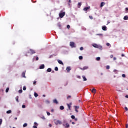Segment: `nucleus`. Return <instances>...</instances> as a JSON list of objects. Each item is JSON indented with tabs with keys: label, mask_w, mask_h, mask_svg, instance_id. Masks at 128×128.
<instances>
[{
	"label": "nucleus",
	"mask_w": 128,
	"mask_h": 128,
	"mask_svg": "<svg viewBox=\"0 0 128 128\" xmlns=\"http://www.w3.org/2000/svg\"><path fill=\"white\" fill-rule=\"evenodd\" d=\"M63 126H64L65 128H70V124L68 123H67L66 121L64 122Z\"/></svg>",
	"instance_id": "f257e3e1"
},
{
	"label": "nucleus",
	"mask_w": 128,
	"mask_h": 128,
	"mask_svg": "<svg viewBox=\"0 0 128 128\" xmlns=\"http://www.w3.org/2000/svg\"><path fill=\"white\" fill-rule=\"evenodd\" d=\"M54 120V124H56V126H58V124H62V122L60 120Z\"/></svg>",
	"instance_id": "f03ea898"
},
{
	"label": "nucleus",
	"mask_w": 128,
	"mask_h": 128,
	"mask_svg": "<svg viewBox=\"0 0 128 128\" xmlns=\"http://www.w3.org/2000/svg\"><path fill=\"white\" fill-rule=\"evenodd\" d=\"M64 16H66L65 12H61L59 14V16L60 18H62Z\"/></svg>",
	"instance_id": "7ed1b4c3"
},
{
	"label": "nucleus",
	"mask_w": 128,
	"mask_h": 128,
	"mask_svg": "<svg viewBox=\"0 0 128 128\" xmlns=\"http://www.w3.org/2000/svg\"><path fill=\"white\" fill-rule=\"evenodd\" d=\"M70 46H71V48H76V44L74 42H70Z\"/></svg>",
	"instance_id": "20e7f679"
},
{
	"label": "nucleus",
	"mask_w": 128,
	"mask_h": 128,
	"mask_svg": "<svg viewBox=\"0 0 128 128\" xmlns=\"http://www.w3.org/2000/svg\"><path fill=\"white\" fill-rule=\"evenodd\" d=\"M80 70H88V66H84L83 68H80Z\"/></svg>",
	"instance_id": "39448f33"
},
{
	"label": "nucleus",
	"mask_w": 128,
	"mask_h": 128,
	"mask_svg": "<svg viewBox=\"0 0 128 128\" xmlns=\"http://www.w3.org/2000/svg\"><path fill=\"white\" fill-rule=\"evenodd\" d=\"M30 54H36V51H34V50H30Z\"/></svg>",
	"instance_id": "423d86ee"
},
{
	"label": "nucleus",
	"mask_w": 128,
	"mask_h": 128,
	"mask_svg": "<svg viewBox=\"0 0 128 128\" xmlns=\"http://www.w3.org/2000/svg\"><path fill=\"white\" fill-rule=\"evenodd\" d=\"M72 103L70 104H67V106H68V108L70 110H72V109H71L70 108H72Z\"/></svg>",
	"instance_id": "0eeeda50"
},
{
	"label": "nucleus",
	"mask_w": 128,
	"mask_h": 128,
	"mask_svg": "<svg viewBox=\"0 0 128 128\" xmlns=\"http://www.w3.org/2000/svg\"><path fill=\"white\" fill-rule=\"evenodd\" d=\"M102 30H103L104 31H106L108 30V28H106V26H104L102 28Z\"/></svg>",
	"instance_id": "6e6552de"
},
{
	"label": "nucleus",
	"mask_w": 128,
	"mask_h": 128,
	"mask_svg": "<svg viewBox=\"0 0 128 128\" xmlns=\"http://www.w3.org/2000/svg\"><path fill=\"white\" fill-rule=\"evenodd\" d=\"M90 7L85 8L84 9V12H88V10H90Z\"/></svg>",
	"instance_id": "1a4fd4ad"
},
{
	"label": "nucleus",
	"mask_w": 128,
	"mask_h": 128,
	"mask_svg": "<svg viewBox=\"0 0 128 128\" xmlns=\"http://www.w3.org/2000/svg\"><path fill=\"white\" fill-rule=\"evenodd\" d=\"M45 68L44 64H42V66H40V70H44Z\"/></svg>",
	"instance_id": "9d476101"
},
{
	"label": "nucleus",
	"mask_w": 128,
	"mask_h": 128,
	"mask_svg": "<svg viewBox=\"0 0 128 128\" xmlns=\"http://www.w3.org/2000/svg\"><path fill=\"white\" fill-rule=\"evenodd\" d=\"M26 72L25 71V72H23L22 74V78H26Z\"/></svg>",
	"instance_id": "9b49d317"
},
{
	"label": "nucleus",
	"mask_w": 128,
	"mask_h": 128,
	"mask_svg": "<svg viewBox=\"0 0 128 128\" xmlns=\"http://www.w3.org/2000/svg\"><path fill=\"white\" fill-rule=\"evenodd\" d=\"M66 70L68 72H70L72 70V68H70V67H68L66 68Z\"/></svg>",
	"instance_id": "f8f14e48"
},
{
	"label": "nucleus",
	"mask_w": 128,
	"mask_h": 128,
	"mask_svg": "<svg viewBox=\"0 0 128 128\" xmlns=\"http://www.w3.org/2000/svg\"><path fill=\"white\" fill-rule=\"evenodd\" d=\"M58 64H62V66H64V62H62V61L60 60H58Z\"/></svg>",
	"instance_id": "ddd939ff"
},
{
	"label": "nucleus",
	"mask_w": 128,
	"mask_h": 128,
	"mask_svg": "<svg viewBox=\"0 0 128 128\" xmlns=\"http://www.w3.org/2000/svg\"><path fill=\"white\" fill-rule=\"evenodd\" d=\"M104 6H106V3L102 2L101 3L100 8H103Z\"/></svg>",
	"instance_id": "4468645a"
},
{
	"label": "nucleus",
	"mask_w": 128,
	"mask_h": 128,
	"mask_svg": "<svg viewBox=\"0 0 128 128\" xmlns=\"http://www.w3.org/2000/svg\"><path fill=\"white\" fill-rule=\"evenodd\" d=\"M53 102L54 104H58V100H54Z\"/></svg>",
	"instance_id": "2eb2a0df"
},
{
	"label": "nucleus",
	"mask_w": 128,
	"mask_h": 128,
	"mask_svg": "<svg viewBox=\"0 0 128 128\" xmlns=\"http://www.w3.org/2000/svg\"><path fill=\"white\" fill-rule=\"evenodd\" d=\"M92 92L93 94H96V90L94 88L93 90H92Z\"/></svg>",
	"instance_id": "dca6fc26"
},
{
	"label": "nucleus",
	"mask_w": 128,
	"mask_h": 128,
	"mask_svg": "<svg viewBox=\"0 0 128 128\" xmlns=\"http://www.w3.org/2000/svg\"><path fill=\"white\" fill-rule=\"evenodd\" d=\"M93 46H94V48H98V44H94L93 45Z\"/></svg>",
	"instance_id": "f3484780"
},
{
	"label": "nucleus",
	"mask_w": 128,
	"mask_h": 128,
	"mask_svg": "<svg viewBox=\"0 0 128 128\" xmlns=\"http://www.w3.org/2000/svg\"><path fill=\"white\" fill-rule=\"evenodd\" d=\"M82 78L84 82H86V80H88V79H86V78L85 76H83Z\"/></svg>",
	"instance_id": "a211bd4d"
},
{
	"label": "nucleus",
	"mask_w": 128,
	"mask_h": 128,
	"mask_svg": "<svg viewBox=\"0 0 128 128\" xmlns=\"http://www.w3.org/2000/svg\"><path fill=\"white\" fill-rule=\"evenodd\" d=\"M48 72H52V68H48L47 70Z\"/></svg>",
	"instance_id": "6ab92c4d"
},
{
	"label": "nucleus",
	"mask_w": 128,
	"mask_h": 128,
	"mask_svg": "<svg viewBox=\"0 0 128 128\" xmlns=\"http://www.w3.org/2000/svg\"><path fill=\"white\" fill-rule=\"evenodd\" d=\"M60 110H64V106H60Z\"/></svg>",
	"instance_id": "aec40b11"
},
{
	"label": "nucleus",
	"mask_w": 128,
	"mask_h": 128,
	"mask_svg": "<svg viewBox=\"0 0 128 128\" xmlns=\"http://www.w3.org/2000/svg\"><path fill=\"white\" fill-rule=\"evenodd\" d=\"M6 114H12V110L7 111Z\"/></svg>",
	"instance_id": "412c9836"
},
{
	"label": "nucleus",
	"mask_w": 128,
	"mask_h": 128,
	"mask_svg": "<svg viewBox=\"0 0 128 128\" xmlns=\"http://www.w3.org/2000/svg\"><path fill=\"white\" fill-rule=\"evenodd\" d=\"M80 6H82V3H78V8H80Z\"/></svg>",
	"instance_id": "4be33fe9"
},
{
	"label": "nucleus",
	"mask_w": 128,
	"mask_h": 128,
	"mask_svg": "<svg viewBox=\"0 0 128 128\" xmlns=\"http://www.w3.org/2000/svg\"><path fill=\"white\" fill-rule=\"evenodd\" d=\"M99 48V50H102V46H98V48Z\"/></svg>",
	"instance_id": "5701e85b"
},
{
	"label": "nucleus",
	"mask_w": 128,
	"mask_h": 128,
	"mask_svg": "<svg viewBox=\"0 0 128 128\" xmlns=\"http://www.w3.org/2000/svg\"><path fill=\"white\" fill-rule=\"evenodd\" d=\"M124 20H128V16H125L124 17Z\"/></svg>",
	"instance_id": "b1692460"
},
{
	"label": "nucleus",
	"mask_w": 128,
	"mask_h": 128,
	"mask_svg": "<svg viewBox=\"0 0 128 128\" xmlns=\"http://www.w3.org/2000/svg\"><path fill=\"white\" fill-rule=\"evenodd\" d=\"M2 124V119H0V126Z\"/></svg>",
	"instance_id": "393cba45"
},
{
	"label": "nucleus",
	"mask_w": 128,
	"mask_h": 128,
	"mask_svg": "<svg viewBox=\"0 0 128 128\" xmlns=\"http://www.w3.org/2000/svg\"><path fill=\"white\" fill-rule=\"evenodd\" d=\"M79 59L80 60H84V57H82V56H80L79 57Z\"/></svg>",
	"instance_id": "a878e982"
},
{
	"label": "nucleus",
	"mask_w": 128,
	"mask_h": 128,
	"mask_svg": "<svg viewBox=\"0 0 128 128\" xmlns=\"http://www.w3.org/2000/svg\"><path fill=\"white\" fill-rule=\"evenodd\" d=\"M71 118H72V120H76V116H72Z\"/></svg>",
	"instance_id": "bb28decb"
},
{
	"label": "nucleus",
	"mask_w": 128,
	"mask_h": 128,
	"mask_svg": "<svg viewBox=\"0 0 128 128\" xmlns=\"http://www.w3.org/2000/svg\"><path fill=\"white\" fill-rule=\"evenodd\" d=\"M16 98V102H20V101L18 100V96H17V98Z\"/></svg>",
	"instance_id": "cd10ccee"
},
{
	"label": "nucleus",
	"mask_w": 128,
	"mask_h": 128,
	"mask_svg": "<svg viewBox=\"0 0 128 128\" xmlns=\"http://www.w3.org/2000/svg\"><path fill=\"white\" fill-rule=\"evenodd\" d=\"M34 96L35 98H38V94L36 93H34Z\"/></svg>",
	"instance_id": "c85d7f7f"
},
{
	"label": "nucleus",
	"mask_w": 128,
	"mask_h": 128,
	"mask_svg": "<svg viewBox=\"0 0 128 128\" xmlns=\"http://www.w3.org/2000/svg\"><path fill=\"white\" fill-rule=\"evenodd\" d=\"M24 128H26L28 126V124H24L23 126Z\"/></svg>",
	"instance_id": "c756f323"
},
{
	"label": "nucleus",
	"mask_w": 128,
	"mask_h": 128,
	"mask_svg": "<svg viewBox=\"0 0 128 128\" xmlns=\"http://www.w3.org/2000/svg\"><path fill=\"white\" fill-rule=\"evenodd\" d=\"M34 58H36V60L37 61L40 60V58L38 57V56H35Z\"/></svg>",
	"instance_id": "7c9ffc66"
},
{
	"label": "nucleus",
	"mask_w": 128,
	"mask_h": 128,
	"mask_svg": "<svg viewBox=\"0 0 128 128\" xmlns=\"http://www.w3.org/2000/svg\"><path fill=\"white\" fill-rule=\"evenodd\" d=\"M96 60H98V62H100V57L97 58Z\"/></svg>",
	"instance_id": "2f4dec72"
},
{
	"label": "nucleus",
	"mask_w": 128,
	"mask_h": 128,
	"mask_svg": "<svg viewBox=\"0 0 128 128\" xmlns=\"http://www.w3.org/2000/svg\"><path fill=\"white\" fill-rule=\"evenodd\" d=\"M55 70H56V72H58V68L56 67V68H55Z\"/></svg>",
	"instance_id": "473e14b6"
},
{
	"label": "nucleus",
	"mask_w": 128,
	"mask_h": 128,
	"mask_svg": "<svg viewBox=\"0 0 128 128\" xmlns=\"http://www.w3.org/2000/svg\"><path fill=\"white\" fill-rule=\"evenodd\" d=\"M10 91V88H7L6 90V92H8Z\"/></svg>",
	"instance_id": "72a5a7b5"
},
{
	"label": "nucleus",
	"mask_w": 128,
	"mask_h": 128,
	"mask_svg": "<svg viewBox=\"0 0 128 128\" xmlns=\"http://www.w3.org/2000/svg\"><path fill=\"white\" fill-rule=\"evenodd\" d=\"M23 90H26V86H24V88H23Z\"/></svg>",
	"instance_id": "f704fd0d"
},
{
	"label": "nucleus",
	"mask_w": 128,
	"mask_h": 128,
	"mask_svg": "<svg viewBox=\"0 0 128 128\" xmlns=\"http://www.w3.org/2000/svg\"><path fill=\"white\" fill-rule=\"evenodd\" d=\"M110 66H106V70H110Z\"/></svg>",
	"instance_id": "c9c22d12"
},
{
	"label": "nucleus",
	"mask_w": 128,
	"mask_h": 128,
	"mask_svg": "<svg viewBox=\"0 0 128 128\" xmlns=\"http://www.w3.org/2000/svg\"><path fill=\"white\" fill-rule=\"evenodd\" d=\"M46 104H50V102L48 100H46Z\"/></svg>",
	"instance_id": "e433bc0d"
},
{
	"label": "nucleus",
	"mask_w": 128,
	"mask_h": 128,
	"mask_svg": "<svg viewBox=\"0 0 128 128\" xmlns=\"http://www.w3.org/2000/svg\"><path fill=\"white\" fill-rule=\"evenodd\" d=\"M75 108L76 110H78V108H80V107L78 106H75Z\"/></svg>",
	"instance_id": "4c0bfd02"
},
{
	"label": "nucleus",
	"mask_w": 128,
	"mask_h": 128,
	"mask_svg": "<svg viewBox=\"0 0 128 128\" xmlns=\"http://www.w3.org/2000/svg\"><path fill=\"white\" fill-rule=\"evenodd\" d=\"M122 78H126V74H123L122 75Z\"/></svg>",
	"instance_id": "58836bf2"
},
{
	"label": "nucleus",
	"mask_w": 128,
	"mask_h": 128,
	"mask_svg": "<svg viewBox=\"0 0 128 128\" xmlns=\"http://www.w3.org/2000/svg\"><path fill=\"white\" fill-rule=\"evenodd\" d=\"M19 94H22V90H19Z\"/></svg>",
	"instance_id": "ea45409f"
},
{
	"label": "nucleus",
	"mask_w": 128,
	"mask_h": 128,
	"mask_svg": "<svg viewBox=\"0 0 128 128\" xmlns=\"http://www.w3.org/2000/svg\"><path fill=\"white\" fill-rule=\"evenodd\" d=\"M67 28H68V30H70V25H68L67 26Z\"/></svg>",
	"instance_id": "a19ab883"
},
{
	"label": "nucleus",
	"mask_w": 128,
	"mask_h": 128,
	"mask_svg": "<svg viewBox=\"0 0 128 128\" xmlns=\"http://www.w3.org/2000/svg\"><path fill=\"white\" fill-rule=\"evenodd\" d=\"M90 18L91 20H94V17L92 16H90Z\"/></svg>",
	"instance_id": "79ce46f5"
},
{
	"label": "nucleus",
	"mask_w": 128,
	"mask_h": 128,
	"mask_svg": "<svg viewBox=\"0 0 128 128\" xmlns=\"http://www.w3.org/2000/svg\"><path fill=\"white\" fill-rule=\"evenodd\" d=\"M97 36H104L102 34H98Z\"/></svg>",
	"instance_id": "37998d69"
},
{
	"label": "nucleus",
	"mask_w": 128,
	"mask_h": 128,
	"mask_svg": "<svg viewBox=\"0 0 128 128\" xmlns=\"http://www.w3.org/2000/svg\"><path fill=\"white\" fill-rule=\"evenodd\" d=\"M68 100H70V98H72V96H68V98H67Z\"/></svg>",
	"instance_id": "c03bdc74"
},
{
	"label": "nucleus",
	"mask_w": 128,
	"mask_h": 128,
	"mask_svg": "<svg viewBox=\"0 0 128 128\" xmlns=\"http://www.w3.org/2000/svg\"><path fill=\"white\" fill-rule=\"evenodd\" d=\"M47 114L48 116H50V112H47Z\"/></svg>",
	"instance_id": "a18cd8bd"
},
{
	"label": "nucleus",
	"mask_w": 128,
	"mask_h": 128,
	"mask_svg": "<svg viewBox=\"0 0 128 128\" xmlns=\"http://www.w3.org/2000/svg\"><path fill=\"white\" fill-rule=\"evenodd\" d=\"M125 110H126V112H128V107H126V108H125Z\"/></svg>",
	"instance_id": "49530a36"
},
{
	"label": "nucleus",
	"mask_w": 128,
	"mask_h": 128,
	"mask_svg": "<svg viewBox=\"0 0 128 128\" xmlns=\"http://www.w3.org/2000/svg\"><path fill=\"white\" fill-rule=\"evenodd\" d=\"M34 86H36V81H34Z\"/></svg>",
	"instance_id": "de8ad7c7"
},
{
	"label": "nucleus",
	"mask_w": 128,
	"mask_h": 128,
	"mask_svg": "<svg viewBox=\"0 0 128 128\" xmlns=\"http://www.w3.org/2000/svg\"><path fill=\"white\" fill-rule=\"evenodd\" d=\"M80 50H84V48H83V47H81V48H80Z\"/></svg>",
	"instance_id": "09e8293b"
},
{
	"label": "nucleus",
	"mask_w": 128,
	"mask_h": 128,
	"mask_svg": "<svg viewBox=\"0 0 128 128\" xmlns=\"http://www.w3.org/2000/svg\"><path fill=\"white\" fill-rule=\"evenodd\" d=\"M106 46H110V44H109V43H108V44H106Z\"/></svg>",
	"instance_id": "8fccbe9b"
},
{
	"label": "nucleus",
	"mask_w": 128,
	"mask_h": 128,
	"mask_svg": "<svg viewBox=\"0 0 128 128\" xmlns=\"http://www.w3.org/2000/svg\"><path fill=\"white\" fill-rule=\"evenodd\" d=\"M22 108H26V106L25 105H23L22 106Z\"/></svg>",
	"instance_id": "3c124183"
},
{
	"label": "nucleus",
	"mask_w": 128,
	"mask_h": 128,
	"mask_svg": "<svg viewBox=\"0 0 128 128\" xmlns=\"http://www.w3.org/2000/svg\"><path fill=\"white\" fill-rule=\"evenodd\" d=\"M34 124L35 126H38V124L36 122H34Z\"/></svg>",
	"instance_id": "603ef678"
},
{
	"label": "nucleus",
	"mask_w": 128,
	"mask_h": 128,
	"mask_svg": "<svg viewBox=\"0 0 128 128\" xmlns=\"http://www.w3.org/2000/svg\"><path fill=\"white\" fill-rule=\"evenodd\" d=\"M78 78H79V80H80V78H82L80 77V76H78Z\"/></svg>",
	"instance_id": "864d4df0"
},
{
	"label": "nucleus",
	"mask_w": 128,
	"mask_h": 128,
	"mask_svg": "<svg viewBox=\"0 0 128 128\" xmlns=\"http://www.w3.org/2000/svg\"><path fill=\"white\" fill-rule=\"evenodd\" d=\"M42 120H46V118L44 116L42 117Z\"/></svg>",
	"instance_id": "5fc2aeb1"
},
{
	"label": "nucleus",
	"mask_w": 128,
	"mask_h": 128,
	"mask_svg": "<svg viewBox=\"0 0 128 128\" xmlns=\"http://www.w3.org/2000/svg\"><path fill=\"white\" fill-rule=\"evenodd\" d=\"M110 58H114V56H112H112H110Z\"/></svg>",
	"instance_id": "6e6d98bb"
},
{
	"label": "nucleus",
	"mask_w": 128,
	"mask_h": 128,
	"mask_svg": "<svg viewBox=\"0 0 128 128\" xmlns=\"http://www.w3.org/2000/svg\"><path fill=\"white\" fill-rule=\"evenodd\" d=\"M33 128H38V126H33Z\"/></svg>",
	"instance_id": "4d7b16f0"
},
{
	"label": "nucleus",
	"mask_w": 128,
	"mask_h": 128,
	"mask_svg": "<svg viewBox=\"0 0 128 128\" xmlns=\"http://www.w3.org/2000/svg\"><path fill=\"white\" fill-rule=\"evenodd\" d=\"M76 112H78V109H76Z\"/></svg>",
	"instance_id": "13d9d810"
},
{
	"label": "nucleus",
	"mask_w": 128,
	"mask_h": 128,
	"mask_svg": "<svg viewBox=\"0 0 128 128\" xmlns=\"http://www.w3.org/2000/svg\"><path fill=\"white\" fill-rule=\"evenodd\" d=\"M49 126H50V128H52V124H50L49 125Z\"/></svg>",
	"instance_id": "bf43d9fd"
},
{
	"label": "nucleus",
	"mask_w": 128,
	"mask_h": 128,
	"mask_svg": "<svg viewBox=\"0 0 128 128\" xmlns=\"http://www.w3.org/2000/svg\"><path fill=\"white\" fill-rule=\"evenodd\" d=\"M114 60H116V58H114Z\"/></svg>",
	"instance_id": "052dcab7"
},
{
	"label": "nucleus",
	"mask_w": 128,
	"mask_h": 128,
	"mask_svg": "<svg viewBox=\"0 0 128 128\" xmlns=\"http://www.w3.org/2000/svg\"><path fill=\"white\" fill-rule=\"evenodd\" d=\"M72 124L74 125V124H76V123H74V122H72Z\"/></svg>",
	"instance_id": "680f3d73"
},
{
	"label": "nucleus",
	"mask_w": 128,
	"mask_h": 128,
	"mask_svg": "<svg viewBox=\"0 0 128 128\" xmlns=\"http://www.w3.org/2000/svg\"><path fill=\"white\" fill-rule=\"evenodd\" d=\"M58 26L59 28H61L62 26H61L60 24H59V25H58Z\"/></svg>",
	"instance_id": "e2e57ef3"
},
{
	"label": "nucleus",
	"mask_w": 128,
	"mask_h": 128,
	"mask_svg": "<svg viewBox=\"0 0 128 128\" xmlns=\"http://www.w3.org/2000/svg\"><path fill=\"white\" fill-rule=\"evenodd\" d=\"M72 3V0H69V4H71Z\"/></svg>",
	"instance_id": "0e129e2a"
},
{
	"label": "nucleus",
	"mask_w": 128,
	"mask_h": 128,
	"mask_svg": "<svg viewBox=\"0 0 128 128\" xmlns=\"http://www.w3.org/2000/svg\"><path fill=\"white\" fill-rule=\"evenodd\" d=\"M75 122H78V118H75Z\"/></svg>",
	"instance_id": "69168bd1"
},
{
	"label": "nucleus",
	"mask_w": 128,
	"mask_h": 128,
	"mask_svg": "<svg viewBox=\"0 0 128 128\" xmlns=\"http://www.w3.org/2000/svg\"><path fill=\"white\" fill-rule=\"evenodd\" d=\"M126 128H128V124L126 126Z\"/></svg>",
	"instance_id": "338daca9"
},
{
	"label": "nucleus",
	"mask_w": 128,
	"mask_h": 128,
	"mask_svg": "<svg viewBox=\"0 0 128 128\" xmlns=\"http://www.w3.org/2000/svg\"><path fill=\"white\" fill-rule=\"evenodd\" d=\"M122 57L124 56V54H122Z\"/></svg>",
	"instance_id": "774afa93"
}]
</instances>
